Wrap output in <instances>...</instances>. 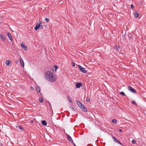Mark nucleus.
Masks as SVG:
<instances>
[{
  "label": "nucleus",
  "instance_id": "32",
  "mask_svg": "<svg viewBox=\"0 0 146 146\" xmlns=\"http://www.w3.org/2000/svg\"><path fill=\"white\" fill-rule=\"evenodd\" d=\"M43 28V26L42 25H40V27L39 29H42Z\"/></svg>",
  "mask_w": 146,
  "mask_h": 146
},
{
  "label": "nucleus",
  "instance_id": "24",
  "mask_svg": "<svg viewBox=\"0 0 146 146\" xmlns=\"http://www.w3.org/2000/svg\"><path fill=\"white\" fill-rule=\"evenodd\" d=\"M21 46L23 48L25 46V44L23 43V42L21 44Z\"/></svg>",
  "mask_w": 146,
  "mask_h": 146
},
{
  "label": "nucleus",
  "instance_id": "29",
  "mask_svg": "<svg viewBox=\"0 0 146 146\" xmlns=\"http://www.w3.org/2000/svg\"><path fill=\"white\" fill-rule=\"evenodd\" d=\"M130 7L132 9H133L134 8V7L133 4H131L130 5Z\"/></svg>",
  "mask_w": 146,
  "mask_h": 146
},
{
  "label": "nucleus",
  "instance_id": "14",
  "mask_svg": "<svg viewBox=\"0 0 146 146\" xmlns=\"http://www.w3.org/2000/svg\"><path fill=\"white\" fill-rule=\"evenodd\" d=\"M42 124L44 126H46L47 125V123L46 121L45 120H43L42 121Z\"/></svg>",
  "mask_w": 146,
  "mask_h": 146
},
{
  "label": "nucleus",
  "instance_id": "8",
  "mask_svg": "<svg viewBox=\"0 0 146 146\" xmlns=\"http://www.w3.org/2000/svg\"><path fill=\"white\" fill-rule=\"evenodd\" d=\"M19 59L21 66L23 67H24V64L23 60L21 57H20Z\"/></svg>",
  "mask_w": 146,
  "mask_h": 146
},
{
  "label": "nucleus",
  "instance_id": "17",
  "mask_svg": "<svg viewBox=\"0 0 146 146\" xmlns=\"http://www.w3.org/2000/svg\"><path fill=\"white\" fill-rule=\"evenodd\" d=\"M11 61H9V60H7L6 61L5 64H6L7 65H9V64L11 63Z\"/></svg>",
  "mask_w": 146,
  "mask_h": 146
},
{
  "label": "nucleus",
  "instance_id": "10",
  "mask_svg": "<svg viewBox=\"0 0 146 146\" xmlns=\"http://www.w3.org/2000/svg\"><path fill=\"white\" fill-rule=\"evenodd\" d=\"M82 85V84L81 83L79 82L76 85V88H79Z\"/></svg>",
  "mask_w": 146,
  "mask_h": 146
},
{
  "label": "nucleus",
  "instance_id": "26",
  "mask_svg": "<svg viewBox=\"0 0 146 146\" xmlns=\"http://www.w3.org/2000/svg\"><path fill=\"white\" fill-rule=\"evenodd\" d=\"M45 20L46 22H49V19L48 18H45Z\"/></svg>",
  "mask_w": 146,
  "mask_h": 146
},
{
  "label": "nucleus",
  "instance_id": "31",
  "mask_svg": "<svg viewBox=\"0 0 146 146\" xmlns=\"http://www.w3.org/2000/svg\"><path fill=\"white\" fill-rule=\"evenodd\" d=\"M30 89L32 91H33L34 90V88L33 87H31L30 88Z\"/></svg>",
  "mask_w": 146,
  "mask_h": 146
},
{
  "label": "nucleus",
  "instance_id": "40",
  "mask_svg": "<svg viewBox=\"0 0 146 146\" xmlns=\"http://www.w3.org/2000/svg\"><path fill=\"white\" fill-rule=\"evenodd\" d=\"M49 105H50V106H51V104H50V103H49Z\"/></svg>",
  "mask_w": 146,
  "mask_h": 146
},
{
  "label": "nucleus",
  "instance_id": "19",
  "mask_svg": "<svg viewBox=\"0 0 146 146\" xmlns=\"http://www.w3.org/2000/svg\"><path fill=\"white\" fill-rule=\"evenodd\" d=\"M119 94H121L123 95L124 96H125V94L123 92H119Z\"/></svg>",
  "mask_w": 146,
  "mask_h": 146
},
{
  "label": "nucleus",
  "instance_id": "23",
  "mask_svg": "<svg viewBox=\"0 0 146 146\" xmlns=\"http://www.w3.org/2000/svg\"><path fill=\"white\" fill-rule=\"evenodd\" d=\"M23 48L25 50H27V46H25L23 47Z\"/></svg>",
  "mask_w": 146,
  "mask_h": 146
},
{
  "label": "nucleus",
  "instance_id": "4",
  "mask_svg": "<svg viewBox=\"0 0 146 146\" xmlns=\"http://www.w3.org/2000/svg\"><path fill=\"white\" fill-rule=\"evenodd\" d=\"M128 89L130 91L132 92H133V93L136 92V91L135 90L130 86H128Z\"/></svg>",
  "mask_w": 146,
  "mask_h": 146
},
{
  "label": "nucleus",
  "instance_id": "9",
  "mask_svg": "<svg viewBox=\"0 0 146 146\" xmlns=\"http://www.w3.org/2000/svg\"><path fill=\"white\" fill-rule=\"evenodd\" d=\"M7 35L9 39L11 40V41H12L13 39L11 33L9 32H8L7 34Z\"/></svg>",
  "mask_w": 146,
  "mask_h": 146
},
{
  "label": "nucleus",
  "instance_id": "30",
  "mask_svg": "<svg viewBox=\"0 0 146 146\" xmlns=\"http://www.w3.org/2000/svg\"><path fill=\"white\" fill-rule=\"evenodd\" d=\"M72 66H73L74 67L75 66V63L74 62H72Z\"/></svg>",
  "mask_w": 146,
  "mask_h": 146
},
{
  "label": "nucleus",
  "instance_id": "37",
  "mask_svg": "<svg viewBox=\"0 0 146 146\" xmlns=\"http://www.w3.org/2000/svg\"><path fill=\"white\" fill-rule=\"evenodd\" d=\"M18 62H18V61H15V63H16V64H17L18 63Z\"/></svg>",
  "mask_w": 146,
  "mask_h": 146
},
{
  "label": "nucleus",
  "instance_id": "22",
  "mask_svg": "<svg viewBox=\"0 0 146 146\" xmlns=\"http://www.w3.org/2000/svg\"><path fill=\"white\" fill-rule=\"evenodd\" d=\"M132 104H134L135 105L137 106V104L135 102V101H134V100L132 101Z\"/></svg>",
  "mask_w": 146,
  "mask_h": 146
},
{
  "label": "nucleus",
  "instance_id": "38",
  "mask_svg": "<svg viewBox=\"0 0 146 146\" xmlns=\"http://www.w3.org/2000/svg\"><path fill=\"white\" fill-rule=\"evenodd\" d=\"M74 144V146H76V145H75V144L73 142V143H72Z\"/></svg>",
  "mask_w": 146,
  "mask_h": 146
},
{
  "label": "nucleus",
  "instance_id": "35",
  "mask_svg": "<svg viewBox=\"0 0 146 146\" xmlns=\"http://www.w3.org/2000/svg\"><path fill=\"white\" fill-rule=\"evenodd\" d=\"M119 131L120 132H122V130L121 129H119Z\"/></svg>",
  "mask_w": 146,
  "mask_h": 146
},
{
  "label": "nucleus",
  "instance_id": "13",
  "mask_svg": "<svg viewBox=\"0 0 146 146\" xmlns=\"http://www.w3.org/2000/svg\"><path fill=\"white\" fill-rule=\"evenodd\" d=\"M76 103L78 105L79 108H80V107L81 106V105H82V104L80 102L78 101H76Z\"/></svg>",
  "mask_w": 146,
  "mask_h": 146
},
{
  "label": "nucleus",
  "instance_id": "7",
  "mask_svg": "<svg viewBox=\"0 0 146 146\" xmlns=\"http://www.w3.org/2000/svg\"><path fill=\"white\" fill-rule=\"evenodd\" d=\"M81 105V106L80 107V108L82 110L86 112L87 111V109L84 106V105L83 104Z\"/></svg>",
  "mask_w": 146,
  "mask_h": 146
},
{
  "label": "nucleus",
  "instance_id": "20",
  "mask_svg": "<svg viewBox=\"0 0 146 146\" xmlns=\"http://www.w3.org/2000/svg\"><path fill=\"white\" fill-rule=\"evenodd\" d=\"M112 122L113 123H117V120L116 119H113L112 120Z\"/></svg>",
  "mask_w": 146,
  "mask_h": 146
},
{
  "label": "nucleus",
  "instance_id": "5",
  "mask_svg": "<svg viewBox=\"0 0 146 146\" xmlns=\"http://www.w3.org/2000/svg\"><path fill=\"white\" fill-rule=\"evenodd\" d=\"M113 139V141L116 143H119L120 145H122V143L120 142L118 140H117V139L116 138L114 137H112Z\"/></svg>",
  "mask_w": 146,
  "mask_h": 146
},
{
  "label": "nucleus",
  "instance_id": "18",
  "mask_svg": "<svg viewBox=\"0 0 146 146\" xmlns=\"http://www.w3.org/2000/svg\"><path fill=\"white\" fill-rule=\"evenodd\" d=\"M128 37L129 38H132L133 37V35L132 34L129 33L128 34Z\"/></svg>",
  "mask_w": 146,
  "mask_h": 146
},
{
  "label": "nucleus",
  "instance_id": "6",
  "mask_svg": "<svg viewBox=\"0 0 146 146\" xmlns=\"http://www.w3.org/2000/svg\"><path fill=\"white\" fill-rule=\"evenodd\" d=\"M64 132L66 133V135L67 136V137L68 138V141H70L72 143H73V141L72 140V138L70 137V136L68 134L66 133L65 131H64Z\"/></svg>",
  "mask_w": 146,
  "mask_h": 146
},
{
  "label": "nucleus",
  "instance_id": "34",
  "mask_svg": "<svg viewBox=\"0 0 146 146\" xmlns=\"http://www.w3.org/2000/svg\"><path fill=\"white\" fill-rule=\"evenodd\" d=\"M86 101L87 102H89L90 101V100L89 99H88V98H87L86 99Z\"/></svg>",
  "mask_w": 146,
  "mask_h": 146
},
{
  "label": "nucleus",
  "instance_id": "12",
  "mask_svg": "<svg viewBox=\"0 0 146 146\" xmlns=\"http://www.w3.org/2000/svg\"><path fill=\"white\" fill-rule=\"evenodd\" d=\"M36 90L37 93H39L40 91V87L38 86L36 88Z\"/></svg>",
  "mask_w": 146,
  "mask_h": 146
},
{
  "label": "nucleus",
  "instance_id": "1",
  "mask_svg": "<svg viewBox=\"0 0 146 146\" xmlns=\"http://www.w3.org/2000/svg\"><path fill=\"white\" fill-rule=\"evenodd\" d=\"M44 77L46 80L51 82H55L56 79V76L51 71L46 72L44 74Z\"/></svg>",
  "mask_w": 146,
  "mask_h": 146
},
{
  "label": "nucleus",
  "instance_id": "27",
  "mask_svg": "<svg viewBox=\"0 0 146 146\" xmlns=\"http://www.w3.org/2000/svg\"><path fill=\"white\" fill-rule=\"evenodd\" d=\"M54 66L55 68V71H56L57 69L58 68V66H57L56 65H54Z\"/></svg>",
  "mask_w": 146,
  "mask_h": 146
},
{
  "label": "nucleus",
  "instance_id": "21",
  "mask_svg": "<svg viewBox=\"0 0 146 146\" xmlns=\"http://www.w3.org/2000/svg\"><path fill=\"white\" fill-rule=\"evenodd\" d=\"M39 100L40 103H42L43 102V100L42 98H40L39 99Z\"/></svg>",
  "mask_w": 146,
  "mask_h": 146
},
{
  "label": "nucleus",
  "instance_id": "39",
  "mask_svg": "<svg viewBox=\"0 0 146 146\" xmlns=\"http://www.w3.org/2000/svg\"><path fill=\"white\" fill-rule=\"evenodd\" d=\"M117 49H119V47H117Z\"/></svg>",
  "mask_w": 146,
  "mask_h": 146
},
{
  "label": "nucleus",
  "instance_id": "16",
  "mask_svg": "<svg viewBox=\"0 0 146 146\" xmlns=\"http://www.w3.org/2000/svg\"><path fill=\"white\" fill-rule=\"evenodd\" d=\"M68 99V101L71 103H72V99L70 97V96H68L67 97Z\"/></svg>",
  "mask_w": 146,
  "mask_h": 146
},
{
  "label": "nucleus",
  "instance_id": "15",
  "mask_svg": "<svg viewBox=\"0 0 146 146\" xmlns=\"http://www.w3.org/2000/svg\"><path fill=\"white\" fill-rule=\"evenodd\" d=\"M0 38L2 40L4 41L5 40V36H3L1 34L0 35Z\"/></svg>",
  "mask_w": 146,
  "mask_h": 146
},
{
  "label": "nucleus",
  "instance_id": "41",
  "mask_svg": "<svg viewBox=\"0 0 146 146\" xmlns=\"http://www.w3.org/2000/svg\"><path fill=\"white\" fill-rule=\"evenodd\" d=\"M31 121V122H33V121Z\"/></svg>",
  "mask_w": 146,
  "mask_h": 146
},
{
  "label": "nucleus",
  "instance_id": "28",
  "mask_svg": "<svg viewBox=\"0 0 146 146\" xmlns=\"http://www.w3.org/2000/svg\"><path fill=\"white\" fill-rule=\"evenodd\" d=\"M70 109L72 110H73L74 111H75V110L74 109V108L72 106L70 107Z\"/></svg>",
  "mask_w": 146,
  "mask_h": 146
},
{
  "label": "nucleus",
  "instance_id": "2",
  "mask_svg": "<svg viewBox=\"0 0 146 146\" xmlns=\"http://www.w3.org/2000/svg\"><path fill=\"white\" fill-rule=\"evenodd\" d=\"M79 68L80 69V71L82 72L83 73H86L87 72L86 70H85L84 68L82 66H81L80 65H78Z\"/></svg>",
  "mask_w": 146,
  "mask_h": 146
},
{
  "label": "nucleus",
  "instance_id": "11",
  "mask_svg": "<svg viewBox=\"0 0 146 146\" xmlns=\"http://www.w3.org/2000/svg\"><path fill=\"white\" fill-rule=\"evenodd\" d=\"M134 15L135 18H137L139 16V14L137 11L135 12L134 13Z\"/></svg>",
  "mask_w": 146,
  "mask_h": 146
},
{
  "label": "nucleus",
  "instance_id": "33",
  "mask_svg": "<svg viewBox=\"0 0 146 146\" xmlns=\"http://www.w3.org/2000/svg\"><path fill=\"white\" fill-rule=\"evenodd\" d=\"M19 128L21 129H23V127L21 126H19Z\"/></svg>",
  "mask_w": 146,
  "mask_h": 146
},
{
  "label": "nucleus",
  "instance_id": "3",
  "mask_svg": "<svg viewBox=\"0 0 146 146\" xmlns=\"http://www.w3.org/2000/svg\"><path fill=\"white\" fill-rule=\"evenodd\" d=\"M41 25V22L40 21H39L38 23H37L36 25V26L35 27V29L36 31L39 28Z\"/></svg>",
  "mask_w": 146,
  "mask_h": 146
},
{
  "label": "nucleus",
  "instance_id": "36",
  "mask_svg": "<svg viewBox=\"0 0 146 146\" xmlns=\"http://www.w3.org/2000/svg\"><path fill=\"white\" fill-rule=\"evenodd\" d=\"M0 146H3V145L0 142Z\"/></svg>",
  "mask_w": 146,
  "mask_h": 146
},
{
  "label": "nucleus",
  "instance_id": "25",
  "mask_svg": "<svg viewBox=\"0 0 146 146\" xmlns=\"http://www.w3.org/2000/svg\"><path fill=\"white\" fill-rule=\"evenodd\" d=\"M132 143H133V144H135L136 143V141L134 139H133L132 140Z\"/></svg>",
  "mask_w": 146,
  "mask_h": 146
}]
</instances>
